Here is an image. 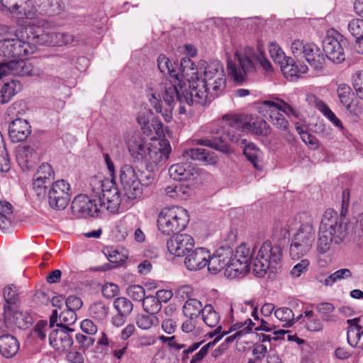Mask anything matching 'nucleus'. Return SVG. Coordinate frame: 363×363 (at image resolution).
Returning a JSON list of instances; mask_svg holds the SVG:
<instances>
[{"label":"nucleus","mask_w":363,"mask_h":363,"mask_svg":"<svg viewBox=\"0 0 363 363\" xmlns=\"http://www.w3.org/2000/svg\"><path fill=\"white\" fill-rule=\"evenodd\" d=\"M213 125L211 133L219 134L222 132L221 135L213 139H200L197 143L225 154L233 152L229 143L240 145L241 147L245 144L246 140L241 138L242 133L245 131L262 136H267L271 132L269 125L262 118H255L245 121L242 115L225 114Z\"/></svg>","instance_id":"nucleus-1"},{"label":"nucleus","mask_w":363,"mask_h":363,"mask_svg":"<svg viewBox=\"0 0 363 363\" xmlns=\"http://www.w3.org/2000/svg\"><path fill=\"white\" fill-rule=\"evenodd\" d=\"M201 68H203V79L198 77L191 80L188 79L186 84L189 90L188 102L203 105L206 103L208 96L214 98L224 92L226 86V76L222 63L218 60L209 62L201 61Z\"/></svg>","instance_id":"nucleus-2"},{"label":"nucleus","mask_w":363,"mask_h":363,"mask_svg":"<svg viewBox=\"0 0 363 363\" xmlns=\"http://www.w3.org/2000/svg\"><path fill=\"white\" fill-rule=\"evenodd\" d=\"M259 55L255 52L252 47H245L236 51L235 57L238 62L230 60H228L227 71L233 81L241 84L247 80L248 74L255 72V63L259 62L262 68L266 72L272 71L271 62L263 55V52L258 48Z\"/></svg>","instance_id":"nucleus-3"},{"label":"nucleus","mask_w":363,"mask_h":363,"mask_svg":"<svg viewBox=\"0 0 363 363\" xmlns=\"http://www.w3.org/2000/svg\"><path fill=\"white\" fill-rule=\"evenodd\" d=\"M188 96L190 95L185 83L178 89L176 83L169 82L164 83L162 86V97L165 106H163L162 102L158 99L160 95L156 93L151 94L149 101L156 112L161 113L164 120L169 123L172 119V111L176 103H186L189 106L195 104L186 100L188 99Z\"/></svg>","instance_id":"nucleus-4"},{"label":"nucleus","mask_w":363,"mask_h":363,"mask_svg":"<svg viewBox=\"0 0 363 363\" xmlns=\"http://www.w3.org/2000/svg\"><path fill=\"white\" fill-rule=\"evenodd\" d=\"M315 239V230L313 218L303 213L300 216V225L291 238L289 253L293 259H298L311 250Z\"/></svg>","instance_id":"nucleus-5"},{"label":"nucleus","mask_w":363,"mask_h":363,"mask_svg":"<svg viewBox=\"0 0 363 363\" xmlns=\"http://www.w3.org/2000/svg\"><path fill=\"white\" fill-rule=\"evenodd\" d=\"M282 260V250L279 245H272L271 242H264L253 261V272L258 277H262L268 270L274 272Z\"/></svg>","instance_id":"nucleus-6"},{"label":"nucleus","mask_w":363,"mask_h":363,"mask_svg":"<svg viewBox=\"0 0 363 363\" xmlns=\"http://www.w3.org/2000/svg\"><path fill=\"white\" fill-rule=\"evenodd\" d=\"M189 221L188 211L179 206L163 208L157 218L159 230L164 235H170L184 230Z\"/></svg>","instance_id":"nucleus-7"},{"label":"nucleus","mask_w":363,"mask_h":363,"mask_svg":"<svg viewBox=\"0 0 363 363\" xmlns=\"http://www.w3.org/2000/svg\"><path fill=\"white\" fill-rule=\"evenodd\" d=\"M103 201L99 192H95L88 196L80 194L77 196L72 202L71 209L72 214L78 218H86L98 216L103 211Z\"/></svg>","instance_id":"nucleus-8"},{"label":"nucleus","mask_w":363,"mask_h":363,"mask_svg":"<svg viewBox=\"0 0 363 363\" xmlns=\"http://www.w3.org/2000/svg\"><path fill=\"white\" fill-rule=\"evenodd\" d=\"M94 185L97 186L98 191L103 201V211L107 210L111 213H118L121 203V195L116 183L111 180L100 181L94 180Z\"/></svg>","instance_id":"nucleus-9"},{"label":"nucleus","mask_w":363,"mask_h":363,"mask_svg":"<svg viewBox=\"0 0 363 363\" xmlns=\"http://www.w3.org/2000/svg\"><path fill=\"white\" fill-rule=\"evenodd\" d=\"M319 230L324 233L333 234L335 235L336 242H342L347 235V228L344 223V218L330 208L324 213Z\"/></svg>","instance_id":"nucleus-10"},{"label":"nucleus","mask_w":363,"mask_h":363,"mask_svg":"<svg viewBox=\"0 0 363 363\" xmlns=\"http://www.w3.org/2000/svg\"><path fill=\"white\" fill-rule=\"evenodd\" d=\"M119 179L128 199L135 200L141 197L143 189L140 188L139 175L133 166L126 164L122 165Z\"/></svg>","instance_id":"nucleus-11"},{"label":"nucleus","mask_w":363,"mask_h":363,"mask_svg":"<svg viewBox=\"0 0 363 363\" xmlns=\"http://www.w3.org/2000/svg\"><path fill=\"white\" fill-rule=\"evenodd\" d=\"M35 48L28 42L16 38L0 40V56L5 60L25 57L33 53Z\"/></svg>","instance_id":"nucleus-12"},{"label":"nucleus","mask_w":363,"mask_h":363,"mask_svg":"<svg viewBox=\"0 0 363 363\" xmlns=\"http://www.w3.org/2000/svg\"><path fill=\"white\" fill-rule=\"evenodd\" d=\"M71 199L70 185L64 179L52 184L48 191V202L51 208L65 209Z\"/></svg>","instance_id":"nucleus-13"},{"label":"nucleus","mask_w":363,"mask_h":363,"mask_svg":"<svg viewBox=\"0 0 363 363\" xmlns=\"http://www.w3.org/2000/svg\"><path fill=\"white\" fill-rule=\"evenodd\" d=\"M194 239L188 234H174L166 243L168 251L177 257L185 256L194 247Z\"/></svg>","instance_id":"nucleus-14"},{"label":"nucleus","mask_w":363,"mask_h":363,"mask_svg":"<svg viewBox=\"0 0 363 363\" xmlns=\"http://www.w3.org/2000/svg\"><path fill=\"white\" fill-rule=\"evenodd\" d=\"M74 332L70 327H61L53 330L49 335L50 345L58 352H64L69 349L73 340L69 333Z\"/></svg>","instance_id":"nucleus-15"},{"label":"nucleus","mask_w":363,"mask_h":363,"mask_svg":"<svg viewBox=\"0 0 363 363\" xmlns=\"http://www.w3.org/2000/svg\"><path fill=\"white\" fill-rule=\"evenodd\" d=\"M171 152V146L167 140H162L157 145H151L148 147L145 158L146 165H151L157 168V165L168 159Z\"/></svg>","instance_id":"nucleus-16"},{"label":"nucleus","mask_w":363,"mask_h":363,"mask_svg":"<svg viewBox=\"0 0 363 363\" xmlns=\"http://www.w3.org/2000/svg\"><path fill=\"white\" fill-rule=\"evenodd\" d=\"M32 72L30 63L23 60H11L0 63V79L9 74L17 76L30 75Z\"/></svg>","instance_id":"nucleus-17"},{"label":"nucleus","mask_w":363,"mask_h":363,"mask_svg":"<svg viewBox=\"0 0 363 363\" xmlns=\"http://www.w3.org/2000/svg\"><path fill=\"white\" fill-rule=\"evenodd\" d=\"M184 264L190 271H197L207 265V259L209 258V251L204 247H199L189 251L186 255Z\"/></svg>","instance_id":"nucleus-18"},{"label":"nucleus","mask_w":363,"mask_h":363,"mask_svg":"<svg viewBox=\"0 0 363 363\" xmlns=\"http://www.w3.org/2000/svg\"><path fill=\"white\" fill-rule=\"evenodd\" d=\"M323 48L329 60L340 63L345 60L344 50L341 43L333 36H326L323 41Z\"/></svg>","instance_id":"nucleus-19"},{"label":"nucleus","mask_w":363,"mask_h":363,"mask_svg":"<svg viewBox=\"0 0 363 363\" xmlns=\"http://www.w3.org/2000/svg\"><path fill=\"white\" fill-rule=\"evenodd\" d=\"M31 133L28 122L20 118L13 120L9 127V135L13 143L24 141Z\"/></svg>","instance_id":"nucleus-20"},{"label":"nucleus","mask_w":363,"mask_h":363,"mask_svg":"<svg viewBox=\"0 0 363 363\" xmlns=\"http://www.w3.org/2000/svg\"><path fill=\"white\" fill-rule=\"evenodd\" d=\"M184 160H194L203 162L204 164H216L218 157L215 152L202 147H195L186 150L182 155Z\"/></svg>","instance_id":"nucleus-21"},{"label":"nucleus","mask_w":363,"mask_h":363,"mask_svg":"<svg viewBox=\"0 0 363 363\" xmlns=\"http://www.w3.org/2000/svg\"><path fill=\"white\" fill-rule=\"evenodd\" d=\"M306 61L311 67L315 71H320L323 68L325 58L321 53L320 48L314 43L306 44L303 52Z\"/></svg>","instance_id":"nucleus-22"},{"label":"nucleus","mask_w":363,"mask_h":363,"mask_svg":"<svg viewBox=\"0 0 363 363\" xmlns=\"http://www.w3.org/2000/svg\"><path fill=\"white\" fill-rule=\"evenodd\" d=\"M270 122L279 130L281 136L289 144L296 141L294 135L289 128V123L279 112H273L269 115Z\"/></svg>","instance_id":"nucleus-23"},{"label":"nucleus","mask_w":363,"mask_h":363,"mask_svg":"<svg viewBox=\"0 0 363 363\" xmlns=\"http://www.w3.org/2000/svg\"><path fill=\"white\" fill-rule=\"evenodd\" d=\"M359 318L348 319L347 323L349 328L347 333V342L352 347H357L363 350V331L362 326L359 325Z\"/></svg>","instance_id":"nucleus-24"},{"label":"nucleus","mask_w":363,"mask_h":363,"mask_svg":"<svg viewBox=\"0 0 363 363\" xmlns=\"http://www.w3.org/2000/svg\"><path fill=\"white\" fill-rule=\"evenodd\" d=\"M20 349V343L17 338L10 334L0 336V353L6 358L14 357Z\"/></svg>","instance_id":"nucleus-25"},{"label":"nucleus","mask_w":363,"mask_h":363,"mask_svg":"<svg viewBox=\"0 0 363 363\" xmlns=\"http://www.w3.org/2000/svg\"><path fill=\"white\" fill-rule=\"evenodd\" d=\"M9 2L10 1H6V4H4V1H0V9L2 11H8L11 13L24 16L27 18H33L35 17L38 10L36 9L31 10L28 9L33 1H23L21 5L15 4L12 6L8 5Z\"/></svg>","instance_id":"nucleus-26"},{"label":"nucleus","mask_w":363,"mask_h":363,"mask_svg":"<svg viewBox=\"0 0 363 363\" xmlns=\"http://www.w3.org/2000/svg\"><path fill=\"white\" fill-rule=\"evenodd\" d=\"M3 296L5 301L4 305V319L9 320L11 315V309L15 306L18 300V294L16 286L10 284L4 289Z\"/></svg>","instance_id":"nucleus-27"},{"label":"nucleus","mask_w":363,"mask_h":363,"mask_svg":"<svg viewBox=\"0 0 363 363\" xmlns=\"http://www.w3.org/2000/svg\"><path fill=\"white\" fill-rule=\"evenodd\" d=\"M194 170V167L189 163H177L169 167V174L174 180H188L193 176Z\"/></svg>","instance_id":"nucleus-28"},{"label":"nucleus","mask_w":363,"mask_h":363,"mask_svg":"<svg viewBox=\"0 0 363 363\" xmlns=\"http://www.w3.org/2000/svg\"><path fill=\"white\" fill-rule=\"evenodd\" d=\"M128 150L133 157L138 160H145L147 155L148 145L140 136L133 137L128 142Z\"/></svg>","instance_id":"nucleus-29"},{"label":"nucleus","mask_w":363,"mask_h":363,"mask_svg":"<svg viewBox=\"0 0 363 363\" xmlns=\"http://www.w3.org/2000/svg\"><path fill=\"white\" fill-rule=\"evenodd\" d=\"M342 242H336L335 235L327 233L318 232V238L316 242V250L318 254L324 255L334 248L335 245Z\"/></svg>","instance_id":"nucleus-30"},{"label":"nucleus","mask_w":363,"mask_h":363,"mask_svg":"<svg viewBox=\"0 0 363 363\" xmlns=\"http://www.w3.org/2000/svg\"><path fill=\"white\" fill-rule=\"evenodd\" d=\"M5 324L8 325L13 323L17 328L21 329H26L33 323L32 316L27 312L11 309V315H10L9 320H4Z\"/></svg>","instance_id":"nucleus-31"},{"label":"nucleus","mask_w":363,"mask_h":363,"mask_svg":"<svg viewBox=\"0 0 363 363\" xmlns=\"http://www.w3.org/2000/svg\"><path fill=\"white\" fill-rule=\"evenodd\" d=\"M250 270V264L233 256L232 262L225 270V274L231 278L243 276Z\"/></svg>","instance_id":"nucleus-32"},{"label":"nucleus","mask_w":363,"mask_h":363,"mask_svg":"<svg viewBox=\"0 0 363 363\" xmlns=\"http://www.w3.org/2000/svg\"><path fill=\"white\" fill-rule=\"evenodd\" d=\"M243 153L256 169H262V152L257 147L248 144L245 146Z\"/></svg>","instance_id":"nucleus-33"},{"label":"nucleus","mask_w":363,"mask_h":363,"mask_svg":"<svg viewBox=\"0 0 363 363\" xmlns=\"http://www.w3.org/2000/svg\"><path fill=\"white\" fill-rule=\"evenodd\" d=\"M350 33L356 38V42L359 48L357 52L363 54V19L354 18L348 23Z\"/></svg>","instance_id":"nucleus-34"},{"label":"nucleus","mask_w":363,"mask_h":363,"mask_svg":"<svg viewBox=\"0 0 363 363\" xmlns=\"http://www.w3.org/2000/svg\"><path fill=\"white\" fill-rule=\"evenodd\" d=\"M157 67L161 72L169 74L172 77L179 81V72L177 71L178 65L174 64L165 55H160L157 59Z\"/></svg>","instance_id":"nucleus-35"},{"label":"nucleus","mask_w":363,"mask_h":363,"mask_svg":"<svg viewBox=\"0 0 363 363\" xmlns=\"http://www.w3.org/2000/svg\"><path fill=\"white\" fill-rule=\"evenodd\" d=\"M108 306L104 301L93 303L89 308L90 317L98 322H103L108 317Z\"/></svg>","instance_id":"nucleus-36"},{"label":"nucleus","mask_w":363,"mask_h":363,"mask_svg":"<svg viewBox=\"0 0 363 363\" xmlns=\"http://www.w3.org/2000/svg\"><path fill=\"white\" fill-rule=\"evenodd\" d=\"M203 306L196 298L188 299L183 306L184 315L187 318H197L203 311Z\"/></svg>","instance_id":"nucleus-37"},{"label":"nucleus","mask_w":363,"mask_h":363,"mask_svg":"<svg viewBox=\"0 0 363 363\" xmlns=\"http://www.w3.org/2000/svg\"><path fill=\"white\" fill-rule=\"evenodd\" d=\"M254 325H255V323H253L251 319H247L245 322H240V323H237L234 324L233 326L234 328V330L241 329V328H242V329L238 331L237 333H234L233 335L227 337L225 339V342L223 343L222 345H224L225 343L226 344L231 343L235 339L239 338L242 335H245V334L249 333L252 330V326H254Z\"/></svg>","instance_id":"nucleus-38"},{"label":"nucleus","mask_w":363,"mask_h":363,"mask_svg":"<svg viewBox=\"0 0 363 363\" xmlns=\"http://www.w3.org/2000/svg\"><path fill=\"white\" fill-rule=\"evenodd\" d=\"M136 325L143 330H148L152 327H157L160 324V319L157 315L149 314H140L135 319Z\"/></svg>","instance_id":"nucleus-39"},{"label":"nucleus","mask_w":363,"mask_h":363,"mask_svg":"<svg viewBox=\"0 0 363 363\" xmlns=\"http://www.w3.org/2000/svg\"><path fill=\"white\" fill-rule=\"evenodd\" d=\"M201 315L204 323L210 328L216 327L219 323L220 315L211 304L203 307Z\"/></svg>","instance_id":"nucleus-40"},{"label":"nucleus","mask_w":363,"mask_h":363,"mask_svg":"<svg viewBox=\"0 0 363 363\" xmlns=\"http://www.w3.org/2000/svg\"><path fill=\"white\" fill-rule=\"evenodd\" d=\"M177 71L179 72V79L182 77H186L191 74H195L196 72L194 68V63L189 58H182L179 65H178ZM180 83L181 79H179L177 84H176L178 89L180 88V86H183L184 84H180Z\"/></svg>","instance_id":"nucleus-41"},{"label":"nucleus","mask_w":363,"mask_h":363,"mask_svg":"<svg viewBox=\"0 0 363 363\" xmlns=\"http://www.w3.org/2000/svg\"><path fill=\"white\" fill-rule=\"evenodd\" d=\"M190 188L182 184L177 185H170L166 187L165 193L170 198H179L186 199L189 196Z\"/></svg>","instance_id":"nucleus-42"},{"label":"nucleus","mask_w":363,"mask_h":363,"mask_svg":"<svg viewBox=\"0 0 363 363\" xmlns=\"http://www.w3.org/2000/svg\"><path fill=\"white\" fill-rule=\"evenodd\" d=\"M276 318L281 322H284L283 326L285 328L291 327L294 323V314L289 308L281 307L274 311Z\"/></svg>","instance_id":"nucleus-43"},{"label":"nucleus","mask_w":363,"mask_h":363,"mask_svg":"<svg viewBox=\"0 0 363 363\" xmlns=\"http://www.w3.org/2000/svg\"><path fill=\"white\" fill-rule=\"evenodd\" d=\"M281 72L284 77L290 80H294L298 78V65H296L294 60L288 57L287 60L280 65Z\"/></svg>","instance_id":"nucleus-44"},{"label":"nucleus","mask_w":363,"mask_h":363,"mask_svg":"<svg viewBox=\"0 0 363 363\" xmlns=\"http://www.w3.org/2000/svg\"><path fill=\"white\" fill-rule=\"evenodd\" d=\"M143 308L146 313L156 315L160 311L162 304L157 297L147 296L143 301Z\"/></svg>","instance_id":"nucleus-45"},{"label":"nucleus","mask_w":363,"mask_h":363,"mask_svg":"<svg viewBox=\"0 0 363 363\" xmlns=\"http://www.w3.org/2000/svg\"><path fill=\"white\" fill-rule=\"evenodd\" d=\"M113 306L117 312L122 315L128 316L133 311L132 302L125 297H118L115 299Z\"/></svg>","instance_id":"nucleus-46"},{"label":"nucleus","mask_w":363,"mask_h":363,"mask_svg":"<svg viewBox=\"0 0 363 363\" xmlns=\"http://www.w3.org/2000/svg\"><path fill=\"white\" fill-rule=\"evenodd\" d=\"M104 253L107 256L109 262L116 264L113 267H118L125 262L128 258L126 255L113 247L106 248V252Z\"/></svg>","instance_id":"nucleus-47"},{"label":"nucleus","mask_w":363,"mask_h":363,"mask_svg":"<svg viewBox=\"0 0 363 363\" xmlns=\"http://www.w3.org/2000/svg\"><path fill=\"white\" fill-rule=\"evenodd\" d=\"M155 169L151 165H146V169L140 172V174H138L140 188H142V186H148L153 184L155 179Z\"/></svg>","instance_id":"nucleus-48"},{"label":"nucleus","mask_w":363,"mask_h":363,"mask_svg":"<svg viewBox=\"0 0 363 363\" xmlns=\"http://www.w3.org/2000/svg\"><path fill=\"white\" fill-rule=\"evenodd\" d=\"M269 52L274 62L279 66L287 60L288 57L285 54L280 46L275 42H272L269 45Z\"/></svg>","instance_id":"nucleus-49"},{"label":"nucleus","mask_w":363,"mask_h":363,"mask_svg":"<svg viewBox=\"0 0 363 363\" xmlns=\"http://www.w3.org/2000/svg\"><path fill=\"white\" fill-rule=\"evenodd\" d=\"M352 277V272L349 269H340L331 274L324 280L325 286H332L334 283L344 279H347Z\"/></svg>","instance_id":"nucleus-50"},{"label":"nucleus","mask_w":363,"mask_h":363,"mask_svg":"<svg viewBox=\"0 0 363 363\" xmlns=\"http://www.w3.org/2000/svg\"><path fill=\"white\" fill-rule=\"evenodd\" d=\"M216 257L219 261L221 270L228 268L230 262H232L233 252L231 248H220L216 252Z\"/></svg>","instance_id":"nucleus-51"},{"label":"nucleus","mask_w":363,"mask_h":363,"mask_svg":"<svg viewBox=\"0 0 363 363\" xmlns=\"http://www.w3.org/2000/svg\"><path fill=\"white\" fill-rule=\"evenodd\" d=\"M60 323H57V328L69 327L77 320V314L71 310L66 309L63 311L59 315Z\"/></svg>","instance_id":"nucleus-52"},{"label":"nucleus","mask_w":363,"mask_h":363,"mask_svg":"<svg viewBox=\"0 0 363 363\" xmlns=\"http://www.w3.org/2000/svg\"><path fill=\"white\" fill-rule=\"evenodd\" d=\"M35 174L48 184H50L55 178V172L52 167L48 163L42 164Z\"/></svg>","instance_id":"nucleus-53"},{"label":"nucleus","mask_w":363,"mask_h":363,"mask_svg":"<svg viewBox=\"0 0 363 363\" xmlns=\"http://www.w3.org/2000/svg\"><path fill=\"white\" fill-rule=\"evenodd\" d=\"M17 84L16 81L11 80V82H6L1 90V104L7 103L11 98L14 96L17 91L16 90V86Z\"/></svg>","instance_id":"nucleus-54"},{"label":"nucleus","mask_w":363,"mask_h":363,"mask_svg":"<svg viewBox=\"0 0 363 363\" xmlns=\"http://www.w3.org/2000/svg\"><path fill=\"white\" fill-rule=\"evenodd\" d=\"M178 361L177 355L163 350L157 351L153 358L154 363H177Z\"/></svg>","instance_id":"nucleus-55"},{"label":"nucleus","mask_w":363,"mask_h":363,"mask_svg":"<svg viewBox=\"0 0 363 363\" xmlns=\"http://www.w3.org/2000/svg\"><path fill=\"white\" fill-rule=\"evenodd\" d=\"M233 256L235 257L236 259H242L250 264L252 257V251L247 244L242 243L237 247Z\"/></svg>","instance_id":"nucleus-56"},{"label":"nucleus","mask_w":363,"mask_h":363,"mask_svg":"<svg viewBox=\"0 0 363 363\" xmlns=\"http://www.w3.org/2000/svg\"><path fill=\"white\" fill-rule=\"evenodd\" d=\"M337 92L342 104L345 106L351 102L353 94L352 93L350 86L345 84H341L338 86Z\"/></svg>","instance_id":"nucleus-57"},{"label":"nucleus","mask_w":363,"mask_h":363,"mask_svg":"<svg viewBox=\"0 0 363 363\" xmlns=\"http://www.w3.org/2000/svg\"><path fill=\"white\" fill-rule=\"evenodd\" d=\"M128 295L135 301H143L145 297V289L138 284L131 285L127 289Z\"/></svg>","instance_id":"nucleus-58"},{"label":"nucleus","mask_w":363,"mask_h":363,"mask_svg":"<svg viewBox=\"0 0 363 363\" xmlns=\"http://www.w3.org/2000/svg\"><path fill=\"white\" fill-rule=\"evenodd\" d=\"M317 311L321 315V318L323 321H330V313L334 311V306L328 302H323L316 306Z\"/></svg>","instance_id":"nucleus-59"},{"label":"nucleus","mask_w":363,"mask_h":363,"mask_svg":"<svg viewBox=\"0 0 363 363\" xmlns=\"http://www.w3.org/2000/svg\"><path fill=\"white\" fill-rule=\"evenodd\" d=\"M283 100L278 97H272L271 99L264 100L261 102L262 108H267L269 111V115L273 112H279L280 110Z\"/></svg>","instance_id":"nucleus-60"},{"label":"nucleus","mask_w":363,"mask_h":363,"mask_svg":"<svg viewBox=\"0 0 363 363\" xmlns=\"http://www.w3.org/2000/svg\"><path fill=\"white\" fill-rule=\"evenodd\" d=\"M194 294L193 288L189 285H184L179 287L175 291V298L179 301H184V299H191L190 297Z\"/></svg>","instance_id":"nucleus-61"},{"label":"nucleus","mask_w":363,"mask_h":363,"mask_svg":"<svg viewBox=\"0 0 363 363\" xmlns=\"http://www.w3.org/2000/svg\"><path fill=\"white\" fill-rule=\"evenodd\" d=\"M119 293V287L113 283L108 282L106 283L102 287L103 296L107 298L111 299Z\"/></svg>","instance_id":"nucleus-62"},{"label":"nucleus","mask_w":363,"mask_h":363,"mask_svg":"<svg viewBox=\"0 0 363 363\" xmlns=\"http://www.w3.org/2000/svg\"><path fill=\"white\" fill-rule=\"evenodd\" d=\"M309 266V260L303 259L300 262L296 264L291 270L290 274L294 277H298L302 274L308 271Z\"/></svg>","instance_id":"nucleus-63"},{"label":"nucleus","mask_w":363,"mask_h":363,"mask_svg":"<svg viewBox=\"0 0 363 363\" xmlns=\"http://www.w3.org/2000/svg\"><path fill=\"white\" fill-rule=\"evenodd\" d=\"M352 86L357 96L363 100V73H357L353 79Z\"/></svg>","instance_id":"nucleus-64"}]
</instances>
